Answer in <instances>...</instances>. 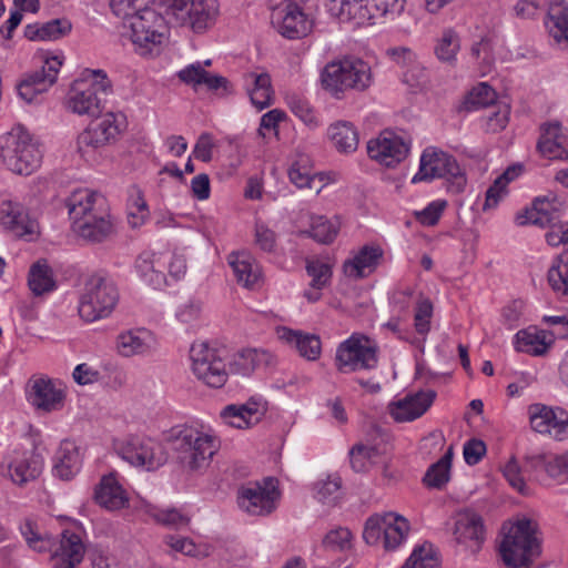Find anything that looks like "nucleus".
<instances>
[{"label": "nucleus", "mask_w": 568, "mask_h": 568, "mask_svg": "<svg viewBox=\"0 0 568 568\" xmlns=\"http://www.w3.org/2000/svg\"><path fill=\"white\" fill-rule=\"evenodd\" d=\"M65 205L72 230L83 240L100 243L113 233L106 201L101 194L88 189L77 190L67 199Z\"/></svg>", "instance_id": "obj_1"}, {"label": "nucleus", "mask_w": 568, "mask_h": 568, "mask_svg": "<svg viewBox=\"0 0 568 568\" xmlns=\"http://www.w3.org/2000/svg\"><path fill=\"white\" fill-rule=\"evenodd\" d=\"M498 552L507 568H531L541 556V538L537 521L523 517L508 526L504 525Z\"/></svg>", "instance_id": "obj_2"}, {"label": "nucleus", "mask_w": 568, "mask_h": 568, "mask_svg": "<svg viewBox=\"0 0 568 568\" xmlns=\"http://www.w3.org/2000/svg\"><path fill=\"white\" fill-rule=\"evenodd\" d=\"M166 439L179 462L190 471L206 469L220 449L217 436L193 426L172 427Z\"/></svg>", "instance_id": "obj_3"}, {"label": "nucleus", "mask_w": 568, "mask_h": 568, "mask_svg": "<svg viewBox=\"0 0 568 568\" xmlns=\"http://www.w3.org/2000/svg\"><path fill=\"white\" fill-rule=\"evenodd\" d=\"M160 9L148 7L125 19L129 21L134 49L142 57L158 53L168 38V24H174L165 13L163 2Z\"/></svg>", "instance_id": "obj_4"}, {"label": "nucleus", "mask_w": 568, "mask_h": 568, "mask_svg": "<svg viewBox=\"0 0 568 568\" xmlns=\"http://www.w3.org/2000/svg\"><path fill=\"white\" fill-rule=\"evenodd\" d=\"M88 78L75 80L67 98V109L78 115L98 118L111 93V82L103 70H85Z\"/></svg>", "instance_id": "obj_5"}, {"label": "nucleus", "mask_w": 568, "mask_h": 568, "mask_svg": "<svg viewBox=\"0 0 568 568\" xmlns=\"http://www.w3.org/2000/svg\"><path fill=\"white\" fill-rule=\"evenodd\" d=\"M118 301L119 291L112 277L105 272H95L84 282L78 312L83 321L93 323L108 317Z\"/></svg>", "instance_id": "obj_6"}, {"label": "nucleus", "mask_w": 568, "mask_h": 568, "mask_svg": "<svg viewBox=\"0 0 568 568\" xmlns=\"http://www.w3.org/2000/svg\"><path fill=\"white\" fill-rule=\"evenodd\" d=\"M372 82L368 63L358 58H344L327 63L322 72L323 88L335 99L348 90L364 91Z\"/></svg>", "instance_id": "obj_7"}, {"label": "nucleus", "mask_w": 568, "mask_h": 568, "mask_svg": "<svg viewBox=\"0 0 568 568\" xmlns=\"http://www.w3.org/2000/svg\"><path fill=\"white\" fill-rule=\"evenodd\" d=\"M0 158L11 172L29 175L40 166L42 153L27 130L18 125L2 136Z\"/></svg>", "instance_id": "obj_8"}, {"label": "nucleus", "mask_w": 568, "mask_h": 568, "mask_svg": "<svg viewBox=\"0 0 568 568\" xmlns=\"http://www.w3.org/2000/svg\"><path fill=\"white\" fill-rule=\"evenodd\" d=\"M169 19L178 26H187L201 33L216 22L220 13L217 0H163Z\"/></svg>", "instance_id": "obj_9"}, {"label": "nucleus", "mask_w": 568, "mask_h": 568, "mask_svg": "<svg viewBox=\"0 0 568 568\" xmlns=\"http://www.w3.org/2000/svg\"><path fill=\"white\" fill-rule=\"evenodd\" d=\"M227 352L210 346L207 343H193L190 348L191 371L203 384L220 388L227 381Z\"/></svg>", "instance_id": "obj_10"}, {"label": "nucleus", "mask_w": 568, "mask_h": 568, "mask_svg": "<svg viewBox=\"0 0 568 568\" xmlns=\"http://www.w3.org/2000/svg\"><path fill=\"white\" fill-rule=\"evenodd\" d=\"M378 346L364 334L354 333L336 349L335 365L343 374L369 371L377 366Z\"/></svg>", "instance_id": "obj_11"}, {"label": "nucleus", "mask_w": 568, "mask_h": 568, "mask_svg": "<svg viewBox=\"0 0 568 568\" xmlns=\"http://www.w3.org/2000/svg\"><path fill=\"white\" fill-rule=\"evenodd\" d=\"M115 450L130 465L148 471L156 470L168 462V453L163 445L148 436H129L116 444Z\"/></svg>", "instance_id": "obj_12"}, {"label": "nucleus", "mask_w": 568, "mask_h": 568, "mask_svg": "<svg viewBox=\"0 0 568 568\" xmlns=\"http://www.w3.org/2000/svg\"><path fill=\"white\" fill-rule=\"evenodd\" d=\"M443 178L454 180L453 186L456 192H460L466 184V178L454 156L433 146L426 148L420 155L419 169L413 176L412 183L430 182Z\"/></svg>", "instance_id": "obj_13"}, {"label": "nucleus", "mask_w": 568, "mask_h": 568, "mask_svg": "<svg viewBox=\"0 0 568 568\" xmlns=\"http://www.w3.org/2000/svg\"><path fill=\"white\" fill-rule=\"evenodd\" d=\"M42 59L41 69L27 74L17 85L19 97L27 103L39 102V97L55 83L64 55L47 52Z\"/></svg>", "instance_id": "obj_14"}, {"label": "nucleus", "mask_w": 568, "mask_h": 568, "mask_svg": "<svg viewBox=\"0 0 568 568\" xmlns=\"http://www.w3.org/2000/svg\"><path fill=\"white\" fill-rule=\"evenodd\" d=\"M271 23L282 37L290 40L302 39L308 36L313 29V20L293 1L274 8Z\"/></svg>", "instance_id": "obj_15"}, {"label": "nucleus", "mask_w": 568, "mask_h": 568, "mask_svg": "<svg viewBox=\"0 0 568 568\" xmlns=\"http://www.w3.org/2000/svg\"><path fill=\"white\" fill-rule=\"evenodd\" d=\"M454 537L457 544L470 552H477L486 539V529L481 515L470 508L455 514Z\"/></svg>", "instance_id": "obj_16"}, {"label": "nucleus", "mask_w": 568, "mask_h": 568, "mask_svg": "<svg viewBox=\"0 0 568 568\" xmlns=\"http://www.w3.org/2000/svg\"><path fill=\"white\" fill-rule=\"evenodd\" d=\"M409 152L405 140L392 131H383L367 143L368 156L386 168H394L404 161Z\"/></svg>", "instance_id": "obj_17"}, {"label": "nucleus", "mask_w": 568, "mask_h": 568, "mask_svg": "<svg viewBox=\"0 0 568 568\" xmlns=\"http://www.w3.org/2000/svg\"><path fill=\"white\" fill-rule=\"evenodd\" d=\"M531 428L540 434H548L556 440L568 437V413L560 408H552L544 404L529 406Z\"/></svg>", "instance_id": "obj_18"}, {"label": "nucleus", "mask_w": 568, "mask_h": 568, "mask_svg": "<svg viewBox=\"0 0 568 568\" xmlns=\"http://www.w3.org/2000/svg\"><path fill=\"white\" fill-rule=\"evenodd\" d=\"M564 207V202L555 194L549 193L546 196L537 197L532 202L530 209L516 215V223L518 225H537L540 227L559 225L560 212Z\"/></svg>", "instance_id": "obj_19"}, {"label": "nucleus", "mask_w": 568, "mask_h": 568, "mask_svg": "<svg viewBox=\"0 0 568 568\" xmlns=\"http://www.w3.org/2000/svg\"><path fill=\"white\" fill-rule=\"evenodd\" d=\"M0 222L7 231L17 237L38 233V222L31 219L22 203L14 200H7L1 203Z\"/></svg>", "instance_id": "obj_20"}, {"label": "nucleus", "mask_w": 568, "mask_h": 568, "mask_svg": "<svg viewBox=\"0 0 568 568\" xmlns=\"http://www.w3.org/2000/svg\"><path fill=\"white\" fill-rule=\"evenodd\" d=\"M435 397L436 393L432 389L407 394L389 404V414L398 423L413 422L428 410Z\"/></svg>", "instance_id": "obj_21"}, {"label": "nucleus", "mask_w": 568, "mask_h": 568, "mask_svg": "<svg viewBox=\"0 0 568 568\" xmlns=\"http://www.w3.org/2000/svg\"><path fill=\"white\" fill-rule=\"evenodd\" d=\"M51 564L53 568H77L83 560L85 547L79 535L64 530L57 546L51 542Z\"/></svg>", "instance_id": "obj_22"}, {"label": "nucleus", "mask_w": 568, "mask_h": 568, "mask_svg": "<svg viewBox=\"0 0 568 568\" xmlns=\"http://www.w3.org/2000/svg\"><path fill=\"white\" fill-rule=\"evenodd\" d=\"M119 132V126L115 124V115L108 113L100 122L91 124L78 136V150L84 155L90 150L101 148L110 140L115 139Z\"/></svg>", "instance_id": "obj_23"}, {"label": "nucleus", "mask_w": 568, "mask_h": 568, "mask_svg": "<svg viewBox=\"0 0 568 568\" xmlns=\"http://www.w3.org/2000/svg\"><path fill=\"white\" fill-rule=\"evenodd\" d=\"M82 458L79 446L72 440H62L53 458V475L71 480L80 470Z\"/></svg>", "instance_id": "obj_24"}, {"label": "nucleus", "mask_w": 568, "mask_h": 568, "mask_svg": "<svg viewBox=\"0 0 568 568\" xmlns=\"http://www.w3.org/2000/svg\"><path fill=\"white\" fill-rule=\"evenodd\" d=\"M566 135L559 121L544 123L540 126V138L537 149L542 156L554 159H566L568 151L564 148Z\"/></svg>", "instance_id": "obj_25"}, {"label": "nucleus", "mask_w": 568, "mask_h": 568, "mask_svg": "<svg viewBox=\"0 0 568 568\" xmlns=\"http://www.w3.org/2000/svg\"><path fill=\"white\" fill-rule=\"evenodd\" d=\"M383 250L377 245H364L353 258L344 262L343 271L352 278H363L373 273L381 258Z\"/></svg>", "instance_id": "obj_26"}, {"label": "nucleus", "mask_w": 568, "mask_h": 568, "mask_svg": "<svg viewBox=\"0 0 568 568\" xmlns=\"http://www.w3.org/2000/svg\"><path fill=\"white\" fill-rule=\"evenodd\" d=\"M154 346L152 333L145 328L129 329L116 337L118 353L123 357L149 354Z\"/></svg>", "instance_id": "obj_27"}, {"label": "nucleus", "mask_w": 568, "mask_h": 568, "mask_svg": "<svg viewBox=\"0 0 568 568\" xmlns=\"http://www.w3.org/2000/svg\"><path fill=\"white\" fill-rule=\"evenodd\" d=\"M135 271L148 285L159 288L165 284V258L161 253L145 251L135 260Z\"/></svg>", "instance_id": "obj_28"}, {"label": "nucleus", "mask_w": 568, "mask_h": 568, "mask_svg": "<svg viewBox=\"0 0 568 568\" xmlns=\"http://www.w3.org/2000/svg\"><path fill=\"white\" fill-rule=\"evenodd\" d=\"M179 79L196 88L197 85L204 84L211 91L222 90L223 92H230V82L222 75L211 74L204 70L201 62L189 64L178 73Z\"/></svg>", "instance_id": "obj_29"}, {"label": "nucleus", "mask_w": 568, "mask_h": 568, "mask_svg": "<svg viewBox=\"0 0 568 568\" xmlns=\"http://www.w3.org/2000/svg\"><path fill=\"white\" fill-rule=\"evenodd\" d=\"M278 337L307 361H315L321 355L322 343L317 335L283 327L278 331Z\"/></svg>", "instance_id": "obj_30"}, {"label": "nucleus", "mask_w": 568, "mask_h": 568, "mask_svg": "<svg viewBox=\"0 0 568 568\" xmlns=\"http://www.w3.org/2000/svg\"><path fill=\"white\" fill-rule=\"evenodd\" d=\"M43 469L42 456L32 450L16 458L9 465V475L12 481L19 486L38 478Z\"/></svg>", "instance_id": "obj_31"}, {"label": "nucleus", "mask_w": 568, "mask_h": 568, "mask_svg": "<svg viewBox=\"0 0 568 568\" xmlns=\"http://www.w3.org/2000/svg\"><path fill=\"white\" fill-rule=\"evenodd\" d=\"M276 357L267 349L247 348L237 353L231 363L232 371L241 375H250L260 367L275 365Z\"/></svg>", "instance_id": "obj_32"}, {"label": "nucleus", "mask_w": 568, "mask_h": 568, "mask_svg": "<svg viewBox=\"0 0 568 568\" xmlns=\"http://www.w3.org/2000/svg\"><path fill=\"white\" fill-rule=\"evenodd\" d=\"M549 37L561 49H568V6L564 2L549 7L545 21Z\"/></svg>", "instance_id": "obj_33"}, {"label": "nucleus", "mask_w": 568, "mask_h": 568, "mask_svg": "<svg viewBox=\"0 0 568 568\" xmlns=\"http://www.w3.org/2000/svg\"><path fill=\"white\" fill-rule=\"evenodd\" d=\"M551 343L552 341L548 338L547 333L536 327L521 329L515 335L516 351L532 356L546 354Z\"/></svg>", "instance_id": "obj_34"}, {"label": "nucleus", "mask_w": 568, "mask_h": 568, "mask_svg": "<svg viewBox=\"0 0 568 568\" xmlns=\"http://www.w3.org/2000/svg\"><path fill=\"white\" fill-rule=\"evenodd\" d=\"M220 415L225 424L244 429L256 424L261 418L262 412L256 403L232 404L224 407Z\"/></svg>", "instance_id": "obj_35"}, {"label": "nucleus", "mask_w": 568, "mask_h": 568, "mask_svg": "<svg viewBox=\"0 0 568 568\" xmlns=\"http://www.w3.org/2000/svg\"><path fill=\"white\" fill-rule=\"evenodd\" d=\"M327 136L339 153H353L357 150L359 138L353 123L337 121L327 129Z\"/></svg>", "instance_id": "obj_36"}, {"label": "nucleus", "mask_w": 568, "mask_h": 568, "mask_svg": "<svg viewBox=\"0 0 568 568\" xmlns=\"http://www.w3.org/2000/svg\"><path fill=\"white\" fill-rule=\"evenodd\" d=\"M229 264L240 284L244 287H253L261 277L258 265L247 253H231Z\"/></svg>", "instance_id": "obj_37"}, {"label": "nucleus", "mask_w": 568, "mask_h": 568, "mask_svg": "<svg viewBox=\"0 0 568 568\" xmlns=\"http://www.w3.org/2000/svg\"><path fill=\"white\" fill-rule=\"evenodd\" d=\"M30 398L33 406L50 412L61 405L63 395L51 381L38 379L32 386Z\"/></svg>", "instance_id": "obj_38"}, {"label": "nucleus", "mask_w": 568, "mask_h": 568, "mask_svg": "<svg viewBox=\"0 0 568 568\" xmlns=\"http://www.w3.org/2000/svg\"><path fill=\"white\" fill-rule=\"evenodd\" d=\"M409 524L406 518L395 513L385 514L383 547L385 550L397 549L406 539Z\"/></svg>", "instance_id": "obj_39"}, {"label": "nucleus", "mask_w": 568, "mask_h": 568, "mask_svg": "<svg viewBox=\"0 0 568 568\" xmlns=\"http://www.w3.org/2000/svg\"><path fill=\"white\" fill-rule=\"evenodd\" d=\"M547 278L556 295L568 302V247L554 260Z\"/></svg>", "instance_id": "obj_40"}, {"label": "nucleus", "mask_w": 568, "mask_h": 568, "mask_svg": "<svg viewBox=\"0 0 568 568\" xmlns=\"http://www.w3.org/2000/svg\"><path fill=\"white\" fill-rule=\"evenodd\" d=\"M365 0H327L326 7L329 13L341 20L368 19Z\"/></svg>", "instance_id": "obj_41"}, {"label": "nucleus", "mask_w": 568, "mask_h": 568, "mask_svg": "<svg viewBox=\"0 0 568 568\" xmlns=\"http://www.w3.org/2000/svg\"><path fill=\"white\" fill-rule=\"evenodd\" d=\"M529 462L531 466L545 469L554 479L565 480L568 476V452L560 455L535 456Z\"/></svg>", "instance_id": "obj_42"}, {"label": "nucleus", "mask_w": 568, "mask_h": 568, "mask_svg": "<svg viewBox=\"0 0 568 568\" xmlns=\"http://www.w3.org/2000/svg\"><path fill=\"white\" fill-rule=\"evenodd\" d=\"M281 494L280 481L273 476L248 481L237 488V497H280Z\"/></svg>", "instance_id": "obj_43"}, {"label": "nucleus", "mask_w": 568, "mask_h": 568, "mask_svg": "<svg viewBox=\"0 0 568 568\" xmlns=\"http://www.w3.org/2000/svg\"><path fill=\"white\" fill-rule=\"evenodd\" d=\"M28 284L34 295H42L54 288L52 272L45 261H38L31 266Z\"/></svg>", "instance_id": "obj_44"}, {"label": "nucleus", "mask_w": 568, "mask_h": 568, "mask_svg": "<svg viewBox=\"0 0 568 568\" xmlns=\"http://www.w3.org/2000/svg\"><path fill=\"white\" fill-rule=\"evenodd\" d=\"M400 568H442L437 550L430 542L417 546Z\"/></svg>", "instance_id": "obj_45"}, {"label": "nucleus", "mask_w": 568, "mask_h": 568, "mask_svg": "<svg viewBox=\"0 0 568 568\" xmlns=\"http://www.w3.org/2000/svg\"><path fill=\"white\" fill-rule=\"evenodd\" d=\"M129 495L125 480L116 471H111L100 478L93 497H129Z\"/></svg>", "instance_id": "obj_46"}, {"label": "nucleus", "mask_w": 568, "mask_h": 568, "mask_svg": "<svg viewBox=\"0 0 568 568\" xmlns=\"http://www.w3.org/2000/svg\"><path fill=\"white\" fill-rule=\"evenodd\" d=\"M338 231V223L325 216H314L312 217L310 230L304 231L303 234L308 235L321 244H329L336 239Z\"/></svg>", "instance_id": "obj_47"}, {"label": "nucleus", "mask_w": 568, "mask_h": 568, "mask_svg": "<svg viewBox=\"0 0 568 568\" xmlns=\"http://www.w3.org/2000/svg\"><path fill=\"white\" fill-rule=\"evenodd\" d=\"M285 101L290 110L308 128L315 129L320 125V120L315 110L310 104L306 98L297 93H288Z\"/></svg>", "instance_id": "obj_48"}, {"label": "nucleus", "mask_w": 568, "mask_h": 568, "mask_svg": "<svg viewBox=\"0 0 568 568\" xmlns=\"http://www.w3.org/2000/svg\"><path fill=\"white\" fill-rule=\"evenodd\" d=\"M520 171V166H510L494 181L493 185L486 191V200L483 206L485 211L497 206L505 193L506 185L515 180Z\"/></svg>", "instance_id": "obj_49"}, {"label": "nucleus", "mask_w": 568, "mask_h": 568, "mask_svg": "<svg viewBox=\"0 0 568 568\" xmlns=\"http://www.w3.org/2000/svg\"><path fill=\"white\" fill-rule=\"evenodd\" d=\"M129 192L128 222L132 227H140L149 216V207L138 186H131Z\"/></svg>", "instance_id": "obj_50"}, {"label": "nucleus", "mask_w": 568, "mask_h": 568, "mask_svg": "<svg viewBox=\"0 0 568 568\" xmlns=\"http://www.w3.org/2000/svg\"><path fill=\"white\" fill-rule=\"evenodd\" d=\"M143 508L156 523L169 528H180L182 526H186L190 521L187 516L183 515L175 508L159 510L145 500L143 503Z\"/></svg>", "instance_id": "obj_51"}, {"label": "nucleus", "mask_w": 568, "mask_h": 568, "mask_svg": "<svg viewBox=\"0 0 568 568\" xmlns=\"http://www.w3.org/2000/svg\"><path fill=\"white\" fill-rule=\"evenodd\" d=\"M459 48L458 36L453 30H446L435 45V54L439 61L452 64L456 60Z\"/></svg>", "instance_id": "obj_52"}, {"label": "nucleus", "mask_w": 568, "mask_h": 568, "mask_svg": "<svg viewBox=\"0 0 568 568\" xmlns=\"http://www.w3.org/2000/svg\"><path fill=\"white\" fill-rule=\"evenodd\" d=\"M496 91L486 82L478 83L468 94L465 101L467 110H477L495 103Z\"/></svg>", "instance_id": "obj_53"}, {"label": "nucleus", "mask_w": 568, "mask_h": 568, "mask_svg": "<svg viewBox=\"0 0 568 568\" xmlns=\"http://www.w3.org/2000/svg\"><path fill=\"white\" fill-rule=\"evenodd\" d=\"M20 532L31 549L38 552H44L51 549V538L41 535L37 524L31 519H26L24 523L21 524Z\"/></svg>", "instance_id": "obj_54"}, {"label": "nucleus", "mask_w": 568, "mask_h": 568, "mask_svg": "<svg viewBox=\"0 0 568 568\" xmlns=\"http://www.w3.org/2000/svg\"><path fill=\"white\" fill-rule=\"evenodd\" d=\"M377 455L376 447L356 444L349 450L351 466L356 473L367 471Z\"/></svg>", "instance_id": "obj_55"}, {"label": "nucleus", "mask_w": 568, "mask_h": 568, "mask_svg": "<svg viewBox=\"0 0 568 568\" xmlns=\"http://www.w3.org/2000/svg\"><path fill=\"white\" fill-rule=\"evenodd\" d=\"M306 272L312 278L310 286L314 290H323L331 282L332 267L321 260H307Z\"/></svg>", "instance_id": "obj_56"}, {"label": "nucleus", "mask_w": 568, "mask_h": 568, "mask_svg": "<svg viewBox=\"0 0 568 568\" xmlns=\"http://www.w3.org/2000/svg\"><path fill=\"white\" fill-rule=\"evenodd\" d=\"M290 181L298 189L314 190L318 194L323 187L322 178L311 174L306 169H302L298 163H294L288 170Z\"/></svg>", "instance_id": "obj_57"}, {"label": "nucleus", "mask_w": 568, "mask_h": 568, "mask_svg": "<svg viewBox=\"0 0 568 568\" xmlns=\"http://www.w3.org/2000/svg\"><path fill=\"white\" fill-rule=\"evenodd\" d=\"M367 4L368 20L384 17L388 13H400L404 9V0H365Z\"/></svg>", "instance_id": "obj_58"}, {"label": "nucleus", "mask_w": 568, "mask_h": 568, "mask_svg": "<svg viewBox=\"0 0 568 568\" xmlns=\"http://www.w3.org/2000/svg\"><path fill=\"white\" fill-rule=\"evenodd\" d=\"M236 504L250 516H266L277 508L276 499H236Z\"/></svg>", "instance_id": "obj_59"}, {"label": "nucleus", "mask_w": 568, "mask_h": 568, "mask_svg": "<svg viewBox=\"0 0 568 568\" xmlns=\"http://www.w3.org/2000/svg\"><path fill=\"white\" fill-rule=\"evenodd\" d=\"M353 535L348 528L339 527L328 531L324 539L323 545L331 550H347L352 547Z\"/></svg>", "instance_id": "obj_60"}, {"label": "nucleus", "mask_w": 568, "mask_h": 568, "mask_svg": "<svg viewBox=\"0 0 568 568\" xmlns=\"http://www.w3.org/2000/svg\"><path fill=\"white\" fill-rule=\"evenodd\" d=\"M433 316V303L429 298H419L417 302L414 325L420 335H426L430 329V318Z\"/></svg>", "instance_id": "obj_61"}, {"label": "nucleus", "mask_w": 568, "mask_h": 568, "mask_svg": "<svg viewBox=\"0 0 568 568\" xmlns=\"http://www.w3.org/2000/svg\"><path fill=\"white\" fill-rule=\"evenodd\" d=\"M151 2L153 0H110V8L116 17L125 20L144 8L150 7Z\"/></svg>", "instance_id": "obj_62"}, {"label": "nucleus", "mask_w": 568, "mask_h": 568, "mask_svg": "<svg viewBox=\"0 0 568 568\" xmlns=\"http://www.w3.org/2000/svg\"><path fill=\"white\" fill-rule=\"evenodd\" d=\"M72 24L68 19H53L41 24L42 41L58 40L71 32Z\"/></svg>", "instance_id": "obj_63"}, {"label": "nucleus", "mask_w": 568, "mask_h": 568, "mask_svg": "<svg viewBox=\"0 0 568 568\" xmlns=\"http://www.w3.org/2000/svg\"><path fill=\"white\" fill-rule=\"evenodd\" d=\"M385 527V515L371 516L364 526L363 538L368 545L383 542V534Z\"/></svg>", "instance_id": "obj_64"}]
</instances>
